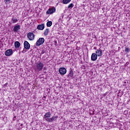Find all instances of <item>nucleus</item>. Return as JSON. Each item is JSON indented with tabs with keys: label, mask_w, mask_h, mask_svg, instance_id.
I'll return each instance as SVG.
<instances>
[{
	"label": "nucleus",
	"mask_w": 130,
	"mask_h": 130,
	"mask_svg": "<svg viewBox=\"0 0 130 130\" xmlns=\"http://www.w3.org/2000/svg\"><path fill=\"white\" fill-rule=\"evenodd\" d=\"M45 28L44 24H39L37 27L38 30H43Z\"/></svg>",
	"instance_id": "nucleus-12"
},
{
	"label": "nucleus",
	"mask_w": 130,
	"mask_h": 130,
	"mask_svg": "<svg viewBox=\"0 0 130 130\" xmlns=\"http://www.w3.org/2000/svg\"><path fill=\"white\" fill-rule=\"evenodd\" d=\"M44 41H45V40H44V38H39L36 43V46H40V45H42V44L44 43Z\"/></svg>",
	"instance_id": "nucleus-1"
},
{
	"label": "nucleus",
	"mask_w": 130,
	"mask_h": 130,
	"mask_svg": "<svg viewBox=\"0 0 130 130\" xmlns=\"http://www.w3.org/2000/svg\"><path fill=\"white\" fill-rule=\"evenodd\" d=\"M72 8H74V4L71 3L69 5L68 9H70V10H71V9H72Z\"/></svg>",
	"instance_id": "nucleus-21"
},
{
	"label": "nucleus",
	"mask_w": 130,
	"mask_h": 130,
	"mask_svg": "<svg viewBox=\"0 0 130 130\" xmlns=\"http://www.w3.org/2000/svg\"><path fill=\"white\" fill-rule=\"evenodd\" d=\"M44 53H45V51H44V50H43L41 52V54H44Z\"/></svg>",
	"instance_id": "nucleus-23"
},
{
	"label": "nucleus",
	"mask_w": 130,
	"mask_h": 130,
	"mask_svg": "<svg viewBox=\"0 0 130 130\" xmlns=\"http://www.w3.org/2000/svg\"><path fill=\"white\" fill-rule=\"evenodd\" d=\"M52 25V21H49L47 22V27H51Z\"/></svg>",
	"instance_id": "nucleus-19"
},
{
	"label": "nucleus",
	"mask_w": 130,
	"mask_h": 130,
	"mask_svg": "<svg viewBox=\"0 0 130 130\" xmlns=\"http://www.w3.org/2000/svg\"><path fill=\"white\" fill-rule=\"evenodd\" d=\"M15 47V48H19L20 47V46L21 44H20V42L18 41H16L14 43Z\"/></svg>",
	"instance_id": "nucleus-16"
},
{
	"label": "nucleus",
	"mask_w": 130,
	"mask_h": 130,
	"mask_svg": "<svg viewBox=\"0 0 130 130\" xmlns=\"http://www.w3.org/2000/svg\"><path fill=\"white\" fill-rule=\"evenodd\" d=\"M56 9L55 7H53L51 8H49L46 12V14L47 15H51V14H53V13H55Z\"/></svg>",
	"instance_id": "nucleus-2"
},
{
	"label": "nucleus",
	"mask_w": 130,
	"mask_h": 130,
	"mask_svg": "<svg viewBox=\"0 0 130 130\" xmlns=\"http://www.w3.org/2000/svg\"><path fill=\"white\" fill-rule=\"evenodd\" d=\"M24 47L25 49H27L28 50V49H30V44H29L27 41H25L24 42Z\"/></svg>",
	"instance_id": "nucleus-9"
},
{
	"label": "nucleus",
	"mask_w": 130,
	"mask_h": 130,
	"mask_svg": "<svg viewBox=\"0 0 130 130\" xmlns=\"http://www.w3.org/2000/svg\"><path fill=\"white\" fill-rule=\"evenodd\" d=\"M125 52H126V53H128V52H129L130 51V48L127 47H126L125 48Z\"/></svg>",
	"instance_id": "nucleus-20"
},
{
	"label": "nucleus",
	"mask_w": 130,
	"mask_h": 130,
	"mask_svg": "<svg viewBox=\"0 0 130 130\" xmlns=\"http://www.w3.org/2000/svg\"><path fill=\"white\" fill-rule=\"evenodd\" d=\"M20 29H21V25L19 24H16L13 28V31L15 33H18Z\"/></svg>",
	"instance_id": "nucleus-6"
},
{
	"label": "nucleus",
	"mask_w": 130,
	"mask_h": 130,
	"mask_svg": "<svg viewBox=\"0 0 130 130\" xmlns=\"http://www.w3.org/2000/svg\"><path fill=\"white\" fill-rule=\"evenodd\" d=\"M17 22H18L17 17H13L11 19V22L12 24H15V23H17Z\"/></svg>",
	"instance_id": "nucleus-15"
},
{
	"label": "nucleus",
	"mask_w": 130,
	"mask_h": 130,
	"mask_svg": "<svg viewBox=\"0 0 130 130\" xmlns=\"http://www.w3.org/2000/svg\"><path fill=\"white\" fill-rule=\"evenodd\" d=\"M58 118V117L57 116H53L51 118H47L46 121H48V122H53V121H56V119Z\"/></svg>",
	"instance_id": "nucleus-3"
},
{
	"label": "nucleus",
	"mask_w": 130,
	"mask_h": 130,
	"mask_svg": "<svg viewBox=\"0 0 130 130\" xmlns=\"http://www.w3.org/2000/svg\"><path fill=\"white\" fill-rule=\"evenodd\" d=\"M25 52H26V51L25 50H23L22 51V53H25Z\"/></svg>",
	"instance_id": "nucleus-24"
},
{
	"label": "nucleus",
	"mask_w": 130,
	"mask_h": 130,
	"mask_svg": "<svg viewBox=\"0 0 130 130\" xmlns=\"http://www.w3.org/2000/svg\"><path fill=\"white\" fill-rule=\"evenodd\" d=\"M61 18H60L59 19V22H60V21H61Z\"/></svg>",
	"instance_id": "nucleus-26"
},
{
	"label": "nucleus",
	"mask_w": 130,
	"mask_h": 130,
	"mask_svg": "<svg viewBox=\"0 0 130 130\" xmlns=\"http://www.w3.org/2000/svg\"><path fill=\"white\" fill-rule=\"evenodd\" d=\"M68 77L69 78V79H71V78H73L74 77V71H73V70H70V73L68 75Z\"/></svg>",
	"instance_id": "nucleus-13"
},
{
	"label": "nucleus",
	"mask_w": 130,
	"mask_h": 130,
	"mask_svg": "<svg viewBox=\"0 0 130 130\" xmlns=\"http://www.w3.org/2000/svg\"><path fill=\"white\" fill-rule=\"evenodd\" d=\"M51 116V113L50 112H47L44 115V118H45L46 120L47 118H49Z\"/></svg>",
	"instance_id": "nucleus-14"
},
{
	"label": "nucleus",
	"mask_w": 130,
	"mask_h": 130,
	"mask_svg": "<svg viewBox=\"0 0 130 130\" xmlns=\"http://www.w3.org/2000/svg\"><path fill=\"white\" fill-rule=\"evenodd\" d=\"M43 69V63L40 62L39 63H37V70L40 72L42 71Z\"/></svg>",
	"instance_id": "nucleus-4"
},
{
	"label": "nucleus",
	"mask_w": 130,
	"mask_h": 130,
	"mask_svg": "<svg viewBox=\"0 0 130 130\" xmlns=\"http://www.w3.org/2000/svg\"><path fill=\"white\" fill-rule=\"evenodd\" d=\"M13 54V50L8 49L5 52V55L6 56H11Z\"/></svg>",
	"instance_id": "nucleus-8"
},
{
	"label": "nucleus",
	"mask_w": 130,
	"mask_h": 130,
	"mask_svg": "<svg viewBox=\"0 0 130 130\" xmlns=\"http://www.w3.org/2000/svg\"><path fill=\"white\" fill-rule=\"evenodd\" d=\"M10 0H6V2L8 3V2H9Z\"/></svg>",
	"instance_id": "nucleus-25"
},
{
	"label": "nucleus",
	"mask_w": 130,
	"mask_h": 130,
	"mask_svg": "<svg viewBox=\"0 0 130 130\" xmlns=\"http://www.w3.org/2000/svg\"><path fill=\"white\" fill-rule=\"evenodd\" d=\"M71 1L72 0H63L62 3L64 5H67L71 3Z\"/></svg>",
	"instance_id": "nucleus-18"
},
{
	"label": "nucleus",
	"mask_w": 130,
	"mask_h": 130,
	"mask_svg": "<svg viewBox=\"0 0 130 130\" xmlns=\"http://www.w3.org/2000/svg\"><path fill=\"white\" fill-rule=\"evenodd\" d=\"M49 32V29L47 28L44 31V35L45 36H47L48 35V32Z\"/></svg>",
	"instance_id": "nucleus-17"
},
{
	"label": "nucleus",
	"mask_w": 130,
	"mask_h": 130,
	"mask_svg": "<svg viewBox=\"0 0 130 130\" xmlns=\"http://www.w3.org/2000/svg\"><path fill=\"white\" fill-rule=\"evenodd\" d=\"M27 37L28 38L29 40H34L35 35H34V34H33L32 32H29L27 34Z\"/></svg>",
	"instance_id": "nucleus-7"
},
{
	"label": "nucleus",
	"mask_w": 130,
	"mask_h": 130,
	"mask_svg": "<svg viewBox=\"0 0 130 130\" xmlns=\"http://www.w3.org/2000/svg\"><path fill=\"white\" fill-rule=\"evenodd\" d=\"M59 73L60 75H66L67 74V69L63 67H61L59 69Z\"/></svg>",
	"instance_id": "nucleus-5"
},
{
	"label": "nucleus",
	"mask_w": 130,
	"mask_h": 130,
	"mask_svg": "<svg viewBox=\"0 0 130 130\" xmlns=\"http://www.w3.org/2000/svg\"><path fill=\"white\" fill-rule=\"evenodd\" d=\"M20 126H23V124H21Z\"/></svg>",
	"instance_id": "nucleus-27"
},
{
	"label": "nucleus",
	"mask_w": 130,
	"mask_h": 130,
	"mask_svg": "<svg viewBox=\"0 0 130 130\" xmlns=\"http://www.w3.org/2000/svg\"><path fill=\"white\" fill-rule=\"evenodd\" d=\"M54 45H55V46H56V45H57V41L56 40L54 41Z\"/></svg>",
	"instance_id": "nucleus-22"
},
{
	"label": "nucleus",
	"mask_w": 130,
	"mask_h": 130,
	"mask_svg": "<svg viewBox=\"0 0 130 130\" xmlns=\"http://www.w3.org/2000/svg\"><path fill=\"white\" fill-rule=\"evenodd\" d=\"M98 56L96 55V53H92L91 56V60H92V61H95V60H97Z\"/></svg>",
	"instance_id": "nucleus-10"
},
{
	"label": "nucleus",
	"mask_w": 130,
	"mask_h": 130,
	"mask_svg": "<svg viewBox=\"0 0 130 130\" xmlns=\"http://www.w3.org/2000/svg\"><path fill=\"white\" fill-rule=\"evenodd\" d=\"M95 54H96L98 56H102V50L101 49H98L95 51Z\"/></svg>",
	"instance_id": "nucleus-11"
}]
</instances>
